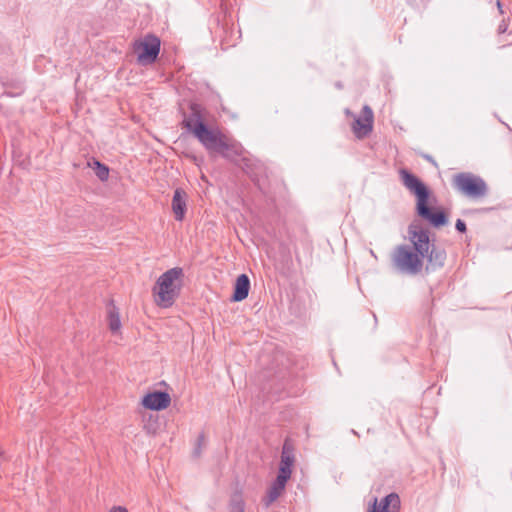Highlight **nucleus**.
I'll list each match as a JSON object with an SVG mask.
<instances>
[{
  "instance_id": "1",
  "label": "nucleus",
  "mask_w": 512,
  "mask_h": 512,
  "mask_svg": "<svg viewBox=\"0 0 512 512\" xmlns=\"http://www.w3.org/2000/svg\"><path fill=\"white\" fill-rule=\"evenodd\" d=\"M191 111V115L183 121V124L205 147L210 156L221 155L225 159L236 161L243 155L244 148L239 142L219 129L206 126L198 105L193 104Z\"/></svg>"
},
{
  "instance_id": "2",
  "label": "nucleus",
  "mask_w": 512,
  "mask_h": 512,
  "mask_svg": "<svg viewBox=\"0 0 512 512\" xmlns=\"http://www.w3.org/2000/svg\"><path fill=\"white\" fill-rule=\"evenodd\" d=\"M408 238L410 244H400L393 249L391 263L399 273L415 276L423 269L425 255L429 252L431 242L429 232L415 224L409 226Z\"/></svg>"
},
{
  "instance_id": "3",
  "label": "nucleus",
  "mask_w": 512,
  "mask_h": 512,
  "mask_svg": "<svg viewBox=\"0 0 512 512\" xmlns=\"http://www.w3.org/2000/svg\"><path fill=\"white\" fill-rule=\"evenodd\" d=\"M399 175L403 185L417 198V214L434 227L444 226L448 221L447 216L443 211L428 206L429 190L424 183L406 169H400Z\"/></svg>"
},
{
  "instance_id": "4",
  "label": "nucleus",
  "mask_w": 512,
  "mask_h": 512,
  "mask_svg": "<svg viewBox=\"0 0 512 512\" xmlns=\"http://www.w3.org/2000/svg\"><path fill=\"white\" fill-rule=\"evenodd\" d=\"M183 269L175 267L164 272L153 287L155 303L163 308L173 305L182 287Z\"/></svg>"
},
{
  "instance_id": "5",
  "label": "nucleus",
  "mask_w": 512,
  "mask_h": 512,
  "mask_svg": "<svg viewBox=\"0 0 512 512\" xmlns=\"http://www.w3.org/2000/svg\"><path fill=\"white\" fill-rule=\"evenodd\" d=\"M452 184L458 192L470 199H481L488 192L486 182L481 177L469 172L454 175Z\"/></svg>"
},
{
  "instance_id": "6",
  "label": "nucleus",
  "mask_w": 512,
  "mask_h": 512,
  "mask_svg": "<svg viewBox=\"0 0 512 512\" xmlns=\"http://www.w3.org/2000/svg\"><path fill=\"white\" fill-rule=\"evenodd\" d=\"M160 45V39L153 34H147L135 41L134 51L137 54L138 63L141 65L154 63L159 55Z\"/></svg>"
},
{
  "instance_id": "7",
  "label": "nucleus",
  "mask_w": 512,
  "mask_h": 512,
  "mask_svg": "<svg viewBox=\"0 0 512 512\" xmlns=\"http://www.w3.org/2000/svg\"><path fill=\"white\" fill-rule=\"evenodd\" d=\"M374 114L368 105H364L361 115L355 118L352 124V131L358 139L367 137L373 129Z\"/></svg>"
},
{
  "instance_id": "8",
  "label": "nucleus",
  "mask_w": 512,
  "mask_h": 512,
  "mask_svg": "<svg viewBox=\"0 0 512 512\" xmlns=\"http://www.w3.org/2000/svg\"><path fill=\"white\" fill-rule=\"evenodd\" d=\"M171 397L167 392L154 391L146 394L142 399V405L150 410H162L170 405Z\"/></svg>"
},
{
  "instance_id": "9",
  "label": "nucleus",
  "mask_w": 512,
  "mask_h": 512,
  "mask_svg": "<svg viewBox=\"0 0 512 512\" xmlns=\"http://www.w3.org/2000/svg\"><path fill=\"white\" fill-rule=\"evenodd\" d=\"M446 258V251L443 248L437 247L431 243L429 252L427 255H425V259H427V264L425 267L426 272L435 271L442 268L445 264Z\"/></svg>"
},
{
  "instance_id": "10",
  "label": "nucleus",
  "mask_w": 512,
  "mask_h": 512,
  "mask_svg": "<svg viewBox=\"0 0 512 512\" xmlns=\"http://www.w3.org/2000/svg\"><path fill=\"white\" fill-rule=\"evenodd\" d=\"M400 498L396 493L385 496L377 506V499L374 500L371 512H399Z\"/></svg>"
},
{
  "instance_id": "11",
  "label": "nucleus",
  "mask_w": 512,
  "mask_h": 512,
  "mask_svg": "<svg viewBox=\"0 0 512 512\" xmlns=\"http://www.w3.org/2000/svg\"><path fill=\"white\" fill-rule=\"evenodd\" d=\"M172 210L176 220H183L186 211V193L180 188L174 192Z\"/></svg>"
},
{
  "instance_id": "12",
  "label": "nucleus",
  "mask_w": 512,
  "mask_h": 512,
  "mask_svg": "<svg viewBox=\"0 0 512 512\" xmlns=\"http://www.w3.org/2000/svg\"><path fill=\"white\" fill-rule=\"evenodd\" d=\"M250 289V280L246 274L237 277L232 300L239 302L247 298Z\"/></svg>"
},
{
  "instance_id": "13",
  "label": "nucleus",
  "mask_w": 512,
  "mask_h": 512,
  "mask_svg": "<svg viewBox=\"0 0 512 512\" xmlns=\"http://www.w3.org/2000/svg\"><path fill=\"white\" fill-rule=\"evenodd\" d=\"M286 486V482L282 481L279 483V479H276L267 490V494L263 499L266 507H269L277 498L282 494Z\"/></svg>"
},
{
  "instance_id": "14",
  "label": "nucleus",
  "mask_w": 512,
  "mask_h": 512,
  "mask_svg": "<svg viewBox=\"0 0 512 512\" xmlns=\"http://www.w3.org/2000/svg\"><path fill=\"white\" fill-rule=\"evenodd\" d=\"M295 461L294 456V446L292 442L289 439H286L284 441L283 447H282V453H281V462L280 464L282 466H286L289 468H292Z\"/></svg>"
},
{
  "instance_id": "15",
  "label": "nucleus",
  "mask_w": 512,
  "mask_h": 512,
  "mask_svg": "<svg viewBox=\"0 0 512 512\" xmlns=\"http://www.w3.org/2000/svg\"><path fill=\"white\" fill-rule=\"evenodd\" d=\"M108 314V326L112 333H117L121 328V321L118 309L113 305H109L107 308Z\"/></svg>"
},
{
  "instance_id": "16",
  "label": "nucleus",
  "mask_w": 512,
  "mask_h": 512,
  "mask_svg": "<svg viewBox=\"0 0 512 512\" xmlns=\"http://www.w3.org/2000/svg\"><path fill=\"white\" fill-rule=\"evenodd\" d=\"M163 418H143V427L149 434H156L162 429L164 423Z\"/></svg>"
},
{
  "instance_id": "17",
  "label": "nucleus",
  "mask_w": 512,
  "mask_h": 512,
  "mask_svg": "<svg viewBox=\"0 0 512 512\" xmlns=\"http://www.w3.org/2000/svg\"><path fill=\"white\" fill-rule=\"evenodd\" d=\"M88 165L94 169L95 174L101 181H106L108 179L109 169L106 165L97 160H93L92 163L89 162Z\"/></svg>"
},
{
  "instance_id": "18",
  "label": "nucleus",
  "mask_w": 512,
  "mask_h": 512,
  "mask_svg": "<svg viewBox=\"0 0 512 512\" xmlns=\"http://www.w3.org/2000/svg\"><path fill=\"white\" fill-rule=\"evenodd\" d=\"M229 512H245V504L241 494L236 493L232 496Z\"/></svg>"
},
{
  "instance_id": "19",
  "label": "nucleus",
  "mask_w": 512,
  "mask_h": 512,
  "mask_svg": "<svg viewBox=\"0 0 512 512\" xmlns=\"http://www.w3.org/2000/svg\"><path fill=\"white\" fill-rule=\"evenodd\" d=\"M291 474H292V469L291 468L286 467V466H282L280 464L279 473H278L276 479H279V483H281L282 481L287 483V481L291 477Z\"/></svg>"
},
{
  "instance_id": "20",
  "label": "nucleus",
  "mask_w": 512,
  "mask_h": 512,
  "mask_svg": "<svg viewBox=\"0 0 512 512\" xmlns=\"http://www.w3.org/2000/svg\"><path fill=\"white\" fill-rule=\"evenodd\" d=\"M205 445H206V438H205L204 433H201V434H199V436L197 438L196 446H195V448L193 450V455L195 457H199L200 454H201V449Z\"/></svg>"
},
{
  "instance_id": "21",
  "label": "nucleus",
  "mask_w": 512,
  "mask_h": 512,
  "mask_svg": "<svg viewBox=\"0 0 512 512\" xmlns=\"http://www.w3.org/2000/svg\"><path fill=\"white\" fill-rule=\"evenodd\" d=\"M455 227L456 229L461 232V233H464L466 231V224L464 221H462L461 219H458L456 221V224H455Z\"/></svg>"
},
{
  "instance_id": "22",
  "label": "nucleus",
  "mask_w": 512,
  "mask_h": 512,
  "mask_svg": "<svg viewBox=\"0 0 512 512\" xmlns=\"http://www.w3.org/2000/svg\"><path fill=\"white\" fill-rule=\"evenodd\" d=\"M508 24H506L504 21L498 26V33L503 34L507 31Z\"/></svg>"
},
{
  "instance_id": "23",
  "label": "nucleus",
  "mask_w": 512,
  "mask_h": 512,
  "mask_svg": "<svg viewBox=\"0 0 512 512\" xmlns=\"http://www.w3.org/2000/svg\"><path fill=\"white\" fill-rule=\"evenodd\" d=\"M109 512H129V511L123 506H114L111 508V510Z\"/></svg>"
},
{
  "instance_id": "24",
  "label": "nucleus",
  "mask_w": 512,
  "mask_h": 512,
  "mask_svg": "<svg viewBox=\"0 0 512 512\" xmlns=\"http://www.w3.org/2000/svg\"><path fill=\"white\" fill-rule=\"evenodd\" d=\"M497 7H498V9H499L500 13H503V11H502V5H501V2H500L499 0L497 1Z\"/></svg>"
}]
</instances>
